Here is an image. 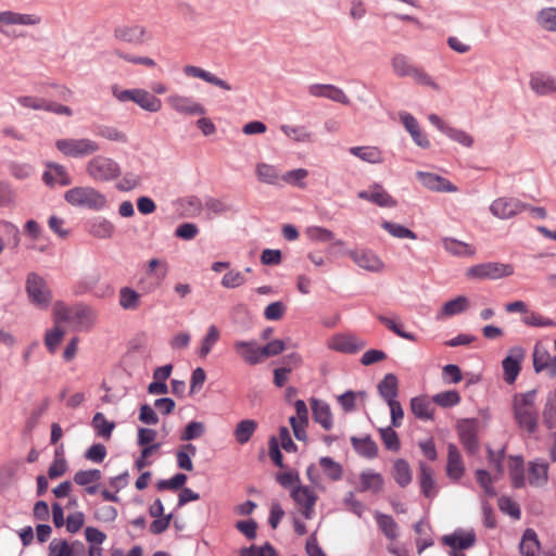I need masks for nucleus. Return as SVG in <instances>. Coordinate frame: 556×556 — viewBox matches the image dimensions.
<instances>
[{"label": "nucleus", "mask_w": 556, "mask_h": 556, "mask_svg": "<svg viewBox=\"0 0 556 556\" xmlns=\"http://www.w3.org/2000/svg\"><path fill=\"white\" fill-rule=\"evenodd\" d=\"M307 91L314 98H326L343 105L350 104V99L344 90L331 84H312Z\"/></svg>", "instance_id": "a211bd4d"}, {"label": "nucleus", "mask_w": 556, "mask_h": 556, "mask_svg": "<svg viewBox=\"0 0 556 556\" xmlns=\"http://www.w3.org/2000/svg\"><path fill=\"white\" fill-rule=\"evenodd\" d=\"M465 472L462 455L455 444L447 445L446 473L451 480L458 481Z\"/></svg>", "instance_id": "2f4dec72"}, {"label": "nucleus", "mask_w": 556, "mask_h": 556, "mask_svg": "<svg viewBox=\"0 0 556 556\" xmlns=\"http://www.w3.org/2000/svg\"><path fill=\"white\" fill-rule=\"evenodd\" d=\"M115 232L114 225L103 217L93 219L89 227V233L99 239H110Z\"/></svg>", "instance_id": "49530a36"}, {"label": "nucleus", "mask_w": 556, "mask_h": 556, "mask_svg": "<svg viewBox=\"0 0 556 556\" xmlns=\"http://www.w3.org/2000/svg\"><path fill=\"white\" fill-rule=\"evenodd\" d=\"M393 478L401 486H406L412 481V470L404 459H397L393 466Z\"/></svg>", "instance_id": "13d9d810"}, {"label": "nucleus", "mask_w": 556, "mask_h": 556, "mask_svg": "<svg viewBox=\"0 0 556 556\" xmlns=\"http://www.w3.org/2000/svg\"><path fill=\"white\" fill-rule=\"evenodd\" d=\"M309 173L306 168H294L281 174V181L291 187L305 189L307 187L306 179Z\"/></svg>", "instance_id": "a18cd8bd"}, {"label": "nucleus", "mask_w": 556, "mask_h": 556, "mask_svg": "<svg viewBox=\"0 0 556 556\" xmlns=\"http://www.w3.org/2000/svg\"><path fill=\"white\" fill-rule=\"evenodd\" d=\"M416 176L421 185L428 190L446 193H456L458 191V187L456 185L438 174L417 172Z\"/></svg>", "instance_id": "aec40b11"}, {"label": "nucleus", "mask_w": 556, "mask_h": 556, "mask_svg": "<svg viewBox=\"0 0 556 556\" xmlns=\"http://www.w3.org/2000/svg\"><path fill=\"white\" fill-rule=\"evenodd\" d=\"M182 72L187 77L202 79L205 83L218 87L225 91L232 90L230 84L202 67L195 65H186L184 66Z\"/></svg>", "instance_id": "bb28decb"}, {"label": "nucleus", "mask_w": 556, "mask_h": 556, "mask_svg": "<svg viewBox=\"0 0 556 556\" xmlns=\"http://www.w3.org/2000/svg\"><path fill=\"white\" fill-rule=\"evenodd\" d=\"M220 338V331L215 325L208 326L205 336L201 340L199 356L205 358Z\"/></svg>", "instance_id": "de8ad7c7"}, {"label": "nucleus", "mask_w": 556, "mask_h": 556, "mask_svg": "<svg viewBox=\"0 0 556 556\" xmlns=\"http://www.w3.org/2000/svg\"><path fill=\"white\" fill-rule=\"evenodd\" d=\"M543 419L548 428L556 427V391L551 392L547 396Z\"/></svg>", "instance_id": "69168bd1"}, {"label": "nucleus", "mask_w": 556, "mask_h": 556, "mask_svg": "<svg viewBox=\"0 0 556 556\" xmlns=\"http://www.w3.org/2000/svg\"><path fill=\"white\" fill-rule=\"evenodd\" d=\"M352 444L355 451L364 457L374 458L377 456L378 446L370 438H352Z\"/></svg>", "instance_id": "4d7b16f0"}, {"label": "nucleus", "mask_w": 556, "mask_h": 556, "mask_svg": "<svg viewBox=\"0 0 556 556\" xmlns=\"http://www.w3.org/2000/svg\"><path fill=\"white\" fill-rule=\"evenodd\" d=\"M375 519L381 532L387 539L394 541L399 538V527L395 520L390 516L380 511L375 513Z\"/></svg>", "instance_id": "c03bdc74"}, {"label": "nucleus", "mask_w": 556, "mask_h": 556, "mask_svg": "<svg viewBox=\"0 0 556 556\" xmlns=\"http://www.w3.org/2000/svg\"><path fill=\"white\" fill-rule=\"evenodd\" d=\"M291 497L306 519H312L314 516V506L317 501V495L306 485H295L291 491Z\"/></svg>", "instance_id": "f3484780"}, {"label": "nucleus", "mask_w": 556, "mask_h": 556, "mask_svg": "<svg viewBox=\"0 0 556 556\" xmlns=\"http://www.w3.org/2000/svg\"><path fill=\"white\" fill-rule=\"evenodd\" d=\"M536 391L516 394L514 397V416L519 427L529 433L536 430L538 410L535 407Z\"/></svg>", "instance_id": "f03ea898"}, {"label": "nucleus", "mask_w": 556, "mask_h": 556, "mask_svg": "<svg viewBox=\"0 0 556 556\" xmlns=\"http://www.w3.org/2000/svg\"><path fill=\"white\" fill-rule=\"evenodd\" d=\"M458 434L463 445L469 451L473 452L478 446L477 440V424L475 420H462L458 426Z\"/></svg>", "instance_id": "f704fd0d"}, {"label": "nucleus", "mask_w": 556, "mask_h": 556, "mask_svg": "<svg viewBox=\"0 0 556 556\" xmlns=\"http://www.w3.org/2000/svg\"><path fill=\"white\" fill-rule=\"evenodd\" d=\"M346 254L353 263L361 269L370 273H381L384 270L386 264L381 257L369 249L355 248L346 251Z\"/></svg>", "instance_id": "4468645a"}, {"label": "nucleus", "mask_w": 556, "mask_h": 556, "mask_svg": "<svg viewBox=\"0 0 556 556\" xmlns=\"http://www.w3.org/2000/svg\"><path fill=\"white\" fill-rule=\"evenodd\" d=\"M509 473L513 480V484L516 488H520L525 483L523 478V462L520 457H509L508 459Z\"/></svg>", "instance_id": "e2e57ef3"}, {"label": "nucleus", "mask_w": 556, "mask_h": 556, "mask_svg": "<svg viewBox=\"0 0 556 556\" xmlns=\"http://www.w3.org/2000/svg\"><path fill=\"white\" fill-rule=\"evenodd\" d=\"M42 23V17L37 13H20L11 10L0 11V33L10 35L12 26L36 27Z\"/></svg>", "instance_id": "f8f14e48"}, {"label": "nucleus", "mask_w": 556, "mask_h": 556, "mask_svg": "<svg viewBox=\"0 0 556 556\" xmlns=\"http://www.w3.org/2000/svg\"><path fill=\"white\" fill-rule=\"evenodd\" d=\"M399 382L393 374H387L378 384L380 396L387 402L396 401Z\"/></svg>", "instance_id": "79ce46f5"}, {"label": "nucleus", "mask_w": 556, "mask_h": 556, "mask_svg": "<svg viewBox=\"0 0 556 556\" xmlns=\"http://www.w3.org/2000/svg\"><path fill=\"white\" fill-rule=\"evenodd\" d=\"M91 425L97 435L105 440H109L111 438L112 432L115 428V424L113 421H109L102 413L94 414Z\"/></svg>", "instance_id": "3c124183"}, {"label": "nucleus", "mask_w": 556, "mask_h": 556, "mask_svg": "<svg viewBox=\"0 0 556 556\" xmlns=\"http://www.w3.org/2000/svg\"><path fill=\"white\" fill-rule=\"evenodd\" d=\"M257 429V422L254 419L240 420L233 430V437L237 443L245 444L253 437Z\"/></svg>", "instance_id": "37998d69"}, {"label": "nucleus", "mask_w": 556, "mask_h": 556, "mask_svg": "<svg viewBox=\"0 0 556 556\" xmlns=\"http://www.w3.org/2000/svg\"><path fill=\"white\" fill-rule=\"evenodd\" d=\"M515 273L511 264L500 262H488L469 267L466 270V276L473 279H502L510 277Z\"/></svg>", "instance_id": "1a4fd4ad"}, {"label": "nucleus", "mask_w": 556, "mask_h": 556, "mask_svg": "<svg viewBox=\"0 0 556 556\" xmlns=\"http://www.w3.org/2000/svg\"><path fill=\"white\" fill-rule=\"evenodd\" d=\"M392 72L401 78L412 77L418 66L414 65L408 56L397 53L391 59Z\"/></svg>", "instance_id": "a19ab883"}, {"label": "nucleus", "mask_w": 556, "mask_h": 556, "mask_svg": "<svg viewBox=\"0 0 556 556\" xmlns=\"http://www.w3.org/2000/svg\"><path fill=\"white\" fill-rule=\"evenodd\" d=\"M311 408L314 420L325 430H330L333 426V419L329 404L318 399H312Z\"/></svg>", "instance_id": "72a5a7b5"}, {"label": "nucleus", "mask_w": 556, "mask_h": 556, "mask_svg": "<svg viewBox=\"0 0 556 556\" xmlns=\"http://www.w3.org/2000/svg\"><path fill=\"white\" fill-rule=\"evenodd\" d=\"M420 488L425 496L431 497L434 494V480L431 469L420 464Z\"/></svg>", "instance_id": "0e129e2a"}, {"label": "nucleus", "mask_w": 556, "mask_h": 556, "mask_svg": "<svg viewBox=\"0 0 556 556\" xmlns=\"http://www.w3.org/2000/svg\"><path fill=\"white\" fill-rule=\"evenodd\" d=\"M233 350L250 366L263 363L262 350L256 341L237 340L233 342Z\"/></svg>", "instance_id": "4be33fe9"}, {"label": "nucleus", "mask_w": 556, "mask_h": 556, "mask_svg": "<svg viewBox=\"0 0 556 556\" xmlns=\"http://www.w3.org/2000/svg\"><path fill=\"white\" fill-rule=\"evenodd\" d=\"M97 320V312L86 305H76L73 307L72 321L79 329H90Z\"/></svg>", "instance_id": "e433bc0d"}, {"label": "nucleus", "mask_w": 556, "mask_h": 556, "mask_svg": "<svg viewBox=\"0 0 556 556\" xmlns=\"http://www.w3.org/2000/svg\"><path fill=\"white\" fill-rule=\"evenodd\" d=\"M86 175L97 182H110L122 176L119 163L103 154L92 155L85 164Z\"/></svg>", "instance_id": "7ed1b4c3"}, {"label": "nucleus", "mask_w": 556, "mask_h": 556, "mask_svg": "<svg viewBox=\"0 0 556 556\" xmlns=\"http://www.w3.org/2000/svg\"><path fill=\"white\" fill-rule=\"evenodd\" d=\"M110 54L126 64L142 66L147 70H156L159 67L157 62L153 58L144 54L131 53L121 48L112 49Z\"/></svg>", "instance_id": "a878e982"}, {"label": "nucleus", "mask_w": 556, "mask_h": 556, "mask_svg": "<svg viewBox=\"0 0 556 556\" xmlns=\"http://www.w3.org/2000/svg\"><path fill=\"white\" fill-rule=\"evenodd\" d=\"M328 349L344 353L354 354L366 346V342L351 333H339L332 336L327 342Z\"/></svg>", "instance_id": "2eb2a0df"}, {"label": "nucleus", "mask_w": 556, "mask_h": 556, "mask_svg": "<svg viewBox=\"0 0 556 556\" xmlns=\"http://www.w3.org/2000/svg\"><path fill=\"white\" fill-rule=\"evenodd\" d=\"M381 227L392 237L394 238H397V239H408V240H416L417 239V236L416 233L410 230L409 228L401 225V224H396V223H392V222H388V220H384L382 222L381 224Z\"/></svg>", "instance_id": "6e6d98bb"}, {"label": "nucleus", "mask_w": 556, "mask_h": 556, "mask_svg": "<svg viewBox=\"0 0 556 556\" xmlns=\"http://www.w3.org/2000/svg\"><path fill=\"white\" fill-rule=\"evenodd\" d=\"M142 295L131 287L125 286L118 290V305L124 311H137L140 308Z\"/></svg>", "instance_id": "4c0bfd02"}, {"label": "nucleus", "mask_w": 556, "mask_h": 556, "mask_svg": "<svg viewBox=\"0 0 556 556\" xmlns=\"http://www.w3.org/2000/svg\"><path fill=\"white\" fill-rule=\"evenodd\" d=\"M295 416L289 418L294 437L299 441H306L307 433L306 427L308 425V409L303 400H296L294 402Z\"/></svg>", "instance_id": "412c9836"}, {"label": "nucleus", "mask_w": 556, "mask_h": 556, "mask_svg": "<svg viewBox=\"0 0 556 556\" xmlns=\"http://www.w3.org/2000/svg\"><path fill=\"white\" fill-rule=\"evenodd\" d=\"M349 153L370 165H381L386 161L384 151L377 146H356L349 148Z\"/></svg>", "instance_id": "b1692460"}, {"label": "nucleus", "mask_w": 556, "mask_h": 556, "mask_svg": "<svg viewBox=\"0 0 556 556\" xmlns=\"http://www.w3.org/2000/svg\"><path fill=\"white\" fill-rule=\"evenodd\" d=\"M428 121L440 132L445 135L451 141L459 144L462 148L471 149L473 147L475 137L470 132L445 123L434 113L428 115Z\"/></svg>", "instance_id": "9d476101"}, {"label": "nucleus", "mask_w": 556, "mask_h": 556, "mask_svg": "<svg viewBox=\"0 0 556 556\" xmlns=\"http://www.w3.org/2000/svg\"><path fill=\"white\" fill-rule=\"evenodd\" d=\"M64 200L74 207L103 211L108 207L106 195L91 186H78L64 193Z\"/></svg>", "instance_id": "f257e3e1"}, {"label": "nucleus", "mask_w": 556, "mask_h": 556, "mask_svg": "<svg viewBox=\"0 0 556 556\" xmlns=\"http://www.w3.org/2000/svg\"><path fill=\"white\" fill-rule=\"evenodd\" d=\"M113 38L121 43L143 45L152 39V34L142 24L127 23L114 27Z\"/></svg>", "instance_id": "6e6552de"}, {"label": "nucleus", "mask_w": 556, "mask_h": 556, "mask_svg": "<svg viewBox=\"0 0 556 556\" xmlns=\"http://www.w3.org/2000/svg\"><path fill=\"white\" fill-rule=\"evenodd\" d=\"M532 363L536 374L545 371L549 377L556 376V356H552L547 348L540 342L533 348Z\"/></svg>", "instance_id": "dca6fc26"}, {"label": "nucleus", "mask_w": 556, "mask_h": 556, "mask_svg": "<svg viewBox=\"0 0 556 556\" xmlns=\"http://www.w3.org/2000/svg\"><path fill=\"white\" fill-rule=\"evenodd\" d=\"M442 541L452 551H462L471 547L476 542V534L472 530H455L448 535H444Z\"/></svg>", "instance_id": "c85d7f7f"}, {"label": "nucleus", "mask_w": 556, "mask_h": 556, "mask_svg": "<svg viewBox=\"0 0 556 556\" xmlns=\"http://www.w3.org/2000/svg\"><path fill=\"white\" fill-rule=\"evenodd\" d=\"M399 118L417 147L421 149H429L431 147L427 134L421 129L418 121L410 113L401 112Z\"/></svg>", "instance_id": "6ab92c4d"}, {"label": "nucleus", "mask_w": 556, "mask_h": 556, "mask_svg": "<svg viewBox=\"0 0 556 556\" xmlns=\"http://www.w3.org/2000/svg\"><path fill=\"white\" fill-rule=\"evenodd\" d=\"M319 466L324 475L330 481H339L343 476L342 466L334 462L331 457L324 456L319 459Z\"/></svg>", "instance_id": "8fccbe9b"}, {"label": "nucleus", "mask_w": 556, "mask_h": 556, "mask_svg": "<svg viewBox=\"0 0 556 556\" xmlns=\"http://www.w3.org/2000/svg\"><path fill=\"white\" fill-rule=\"evenodd\" d=\"M357 197L380 207H394L397 204L396 200L378 184H375L368 190L359 191Z\"/></svg>", "instance_id": "5701e85b"}, {"label": "nucleus", "mask_w": 556, "mask_h": 556, "mask_svg": "<svg viewBox=\"0 0 556 556\" xmlns=\"http://www.w3.org/2000/svg\"><path fill=\"white\" fill-rule=\"evenodd\" d=\"M470 300L466 295H457L446 301L437 314V319L443 320L467 312Z\"/></svg>", "instance_id": "c756f323"}, {"label": "nucleus", "mask_w": 556, "mask_h": 556, "mask_svg": "<svg viewBox=\"0 0 556 556\" xmlns=\"http://www.w3.org/2000/svg\"><path fill=\"white\" fill-rule=\"evenodd\" d=\"M539 25L548 31H556V8H546L538 14Z\"/></svg>", "instance_id": "774afa93"}, {"label": "nucleus", "mask_w": 556, "mask_h": 556, "mask_svg": "<svg viewBox=\"0 0 556 556\" xmlns=\"http://www.w3.org/2000/svg\"><path fill=\"white\" fill-rule=\"evenodd\" d=\"M166 103L179 115L197 116L206 114L205 106L191 96L175 92L166 98Z\"/></svg>", "instance_id": "9b49d317"}, {"label": "nucleus", "mask_w": 556, "mask_h": 556, "mask_svg": "<svg viewBox=\"0 0 556 556\" xmlns=\"http://www.w3.org/2000/svg\"><path fill=\"white\" fill-rule=\"evenodd\" d=\"M305 236L315 243H327L334 239V233L330 229L316 225L308 226L305 229Z\"/></svg>", "instance_id": "864d4df0"}, {"label": "nucleus", "mask_w": 556, "mask_h": 556, "mask_svg": "<svg viewBox=\"0 0 556 556\" xmlns=\"http://www.w3.org/2000/svg\"><path fill=\"white\" fill-rule=\"evenodd\" d=\"M76 545L83 547V544L79 542L70 545L65 540L54 539L49 544V556H73V549Z\"/></svg>", "instance_id": "052dcab7"}, {"label": "nucleus", "mask_w": 556, "mask_h": 556, "mask_svg": "<svg viewBox=\"0 0 556 556\" xmlns=\"http://www.w3.org/2000/svg\"><path fill=\"white\" fill-rule=\"evenodd\" d=\"M384 480L379 472L372 470L363 471L359 476V491L378 494L382 491Z\"/></svg>", "instance_id": "58836bf2"}, {"label": "nucleus", "mask_w": 556, "mask_h": 556, "mask_svg": "<svg viewBox=\"0 0 556 556\" xmlns=\"http://www.w3.org/2000/svg\"><path fill=\"white\" fill-rule=\"evenodd\" d=\"M412 78L419 86L427 87L437 92L441 91L440 84L430 74H428L426 71H424L420 67H418L416 70V72L412 76Z\"/></svg>", "instance_id": "338daca9"}, {"label": "nucleus", "mask_w": 556, "mask_h": 556, "mask_svg": "<svg viewBox=\"0 0 556 556\" xmlns=\"http://www.w3.org/2000/svg\"><path fill=\"white\" fill-rule=\"evenodd\" d=\"M528 208V204L514 197H498L489 205L490 214L500 220L515 218Z\"/></svg>", "instance_id": "0eeeda50"}, {"label": "nucleus", "mask_w": 556, "mask_h": 556, "mask_svg": "<svg viewBox=\"0 0 556 556\" xmlns=\"http://www.w3.org/2000/svg\"><path fill=\"white\" fill-rule=\"evenodd\" d=\"M540 551L538 535L532 529H527L520 542V552L523 556H536Z\"/></svg>", "instance_id": "09e8293b"}, {"label": "nucleus", "mask_w": 556, "mask_h": 556, "mask_svg": "<svg viewBox=\"0 0 556 556\" xmlns=\"http://www.w3.org/2000/svg\"><path fill=\"white\" fill-rule=\"evenodd\" d=\"M526 355V349L521 345H514L508 350L502 361L503 378L507 384H513L517 380Z\"/></svg>", "instance_id": "ddd939ff"}, {"label": "nucleus", "mask_w": 556, "mask_h": 556, "mask_svg": "<svg viewBox=\"0 0 556 556\" xmlns=\"http://www.w3.org/2000/svg\"><path fill=\"white\" fill-rule=\"evenodd\" d=\"M530 89L538 96L548 97L556 93V78L546 73L536 72L530 75Z\"/></svg>", "instance_id": "393cba45"}, {"label": "nucleus", "mask_w": 556, "mask_h": 556, "mask_svg": "<svg viewBox=\"0 0 556 556\" xmlns=\"http://www.w3.org/2000/svg\"><path fill=\"white\" fill-rule=\"evenodd\" d=\"M441 244L453 256L467 257L476 254V249L471 244L452 237H443Z\"/></svg>", "instance_id": "c9c22d12"}, {"label": "nucleus", "mask_w": 556, "mask_h": 556, "mask_svg": "<svg viewBox=\"0 0 556 556\" xmlns=\"http://www.w3.org/2000/svg\"><path fill=\"white\" fill-rule=\"evenodd\" d=\"M112 96L121 103L134 102L140 109L149 113H156L162 110V101L143 88L122 89L118 86L111 88Z\"/></svg>", "instance_id": "20e7f679"}, {"label": "nucleus", "mask_w": 556, "mask_h": 556, "mask_svg": "<svg viewBox=\"0 0 556 556\" xmlns=\"http://www.w3.org/2000/svg\"><path fill=\"white\" fill-rule=\"evenodd\" d=\"M55 148L66 157L84 159L100 151V144L90 138H62L55 141Z\"/></svg>", "instance_id": "39448f33"}, {"label": "nucleus", "mask_w": 556, "mask_h": 556, "mask_svg": "<svg viewBox=\"0 0 556 556\" xmlns=\"http://www.w3.org/2000/svg\"><path fill=\"white\" fill-rule=\"evenodd\" d=\"M42 179L48 186H68L72 184L71 176L65 166L58 163L47 164V169L42 175Z\"/></svg>", "instance_id": "7c9ffc66"}, {"label": "nucleus", "mask_w": 556, "mask_h": 556, "mask_svg": "<svg viewBox=\"0 0 556 556\" xmlns=\"http://www.w3.org/2000/svg\"><path fill=\"white\" fill-rule=\"evenodd\" d=\"M197 453V448L193 444H186L177 452V465L180 469L191 471L193 464L191 457Z\"/></svg>", "instance_id": "680f3d73"}, {"label": "nucleus", "mask_w": 556, "mask_h": 556, "mask_svg": "<svg viewBox=\"0 0 556 556\" xmlns=\"http://www.w3.org/2000/svg\"><path fill=\"white\" fill-rule=\"evenodd\" d=\"M97 135L111 142L126 143L127 135L119 128L111 125H100L97 128Z\"/></svg>", "instance_id": "603ef678"}, {"label": "nucleus", "mask_w": 556, "mask_h": 556, "mask_svg": "<svg viewBox=\"0 0 556 556\" xmlns=\"http://www.w3.org/2000/svg\"><path fill=\"white\" fill-rule=\"evenodd\" d=\"M25 290L29 302L39 307L47 308L52 301V293L47 281L37 273H29L25 281Z\"/></svg>", "instance_id": "423d86ee"}, {"label": "nucleus", "mask_w": 556, "mask_h": 556, "mask_svg": "<svg viewBox=\"0 0 556 556\" xmlns=\"http://www.w3.org/2000/svg\"><path fill=\"white\" fill-rule=\"evenodd\" d=\"M547 481V464L533 462L529 468V482L535 486H542Z\"/></svg>", "instance_id": "5fc2aeb1"}, {"label": "nucleus", "mask_w": 556, "mask_h": 556, "mask_svg": "<svg viewBox=\"0 0 556 556\" xmlns=\"http://www.w3.org/2000/svg\"><path fill=\"white\" fill-rule=\"evenodd\" d=\"M254 175L260 184L268 186H279L281 184V174L274 164L261 161L254 166Z\"/></svg>", "instance_id": "cd10ccee"}, {"label": "nucleus", "mask_w": 556, "mask_h": 556, "mask_svg": "<svg viewBox=\"0 0 556 556\" xmlns=\"http://www.w3.org/2000/svg\"><path fill=\"white\" fill-rule=\"evenodd\" d=\"M427 396H416L410 400V410L416 418L431 420L433 418V405Z\"/></svg>", "instance_id": "ea45409f"}, {"label": "nucleus", "mask_w": 556, "mask_h": 556, "mask_svg": "<svg viewBox=\"0 0 556 556\" xmlns=\"http://www.w3.org/2000/svg\"><path fill=\"white\" fill-rule=\"evenodd\" d=\"M280 131L294 143H309L314 139V132L305 125L282 124Z\"/></svg>", "instance_id": "473e14b6"}, {"label": "nucleus", "mask_w": 556, "mask_h": 556, "mask_svg": "<svg viewBox=\"0 0 556 556\" xmlns=\"http://www.w3.org/2000/svg\"><path fill=\"white\" fill-rule=\"evenodd\" d=\"M142 184V177L136 172H127L116 182V189L123 192H129L139 188Z\"/></svg>", "instance_id": "bf43d9fd"}]
</instances>
